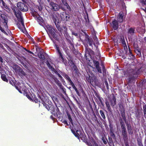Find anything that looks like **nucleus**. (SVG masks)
I'll list each match as a JSON object with an SVG mask.
<instances>
[{
    "mask_svg": "<svg viewBox=\"0 0 146 146\" xmlns=\"http://www.w3.org/2000/svg\"><path fill=\"white\" fill-rule=\"evenodd\" d=\"M141 1L143 4L146 5V0H141Z\"/></svg>",
    "mask_w": 146,
    "mask_h": 146,
    "instance_id": "33",
    "label": "nucleus"
},
{
    "mask_svg": "<svg viewBox=\"0 0 146 146\" xmlns=\"http://www.w3.org/2000/svg\"><path fill=\"white\" fill-rule=\"evenodd\" d=\"M54 80L55 83L59 86H62V84L57 79H54Z\"/></svg>",
    "mask_w": 146,
    "mask_h": 146,
    "instance_id": "26",
    "label": "nucleus"
},
{
    "mask_svg": "<svg viewBox=\"0 0 146 146\" xmlns=\"http://www.w3.org/2000/svg\"><path fill=\"white\" fill-rule=\"evenodd\" d=\"M128 131L129 134H132L133 133V132L132 131V129L130 128L129 129V127L128 128Z\"/></svg>",
    "mask_w": 146,
    "mask_h": 146,
    "instance_id": "30",
    "label": "nucleus"
},
{
    "mask_svg": "<svg viewBox=\"0 0 146 146\" xmlns=\"http://www.w3.org/2000/svg\"><path fill=\"white\" fill-rule=\"evenodd\" d=\"M89 76V78L91 79V76H90V75Z\"/></svg>",
    "mask_w": 146,
    "mask_h": 146,
    "instance_id": "48",
    "label": "nucleus"
},
{
    "mask_svg": "<svg viewBox=\"0 0 146 146\" xmlns=\"http://www.w3.org/2000/svg\"><path fill=\"white\" fill-rule=\"evenodd\" d=\"M66 78H67V79H68V81L69 82V78L70 79V77L68 76L67 75H66Z\"/></svg>",
    "mask_w": 146,
    "mask_h": 146,
    "instance_id": "42",
    "label": "nucleus"
},
{
    "mask_svg": "<svg viewBox=\"0 0 146 146\" xmlns=\"http://www.w3.org/2000/svg\"><path fill=\"white\" fill-rule=\"evenodd\" d=\"M87 144L89 146H98V145L93 139L92 140L91 143H88Z\"/></svg>",
    "mask_w": 146,
    "mask_h": 146,
    "instance_id": "16",
    "label": "nucleus"
},
{
    "mask_svg": "<svg viewBox=\"0 0 146 146\" xmlns=\"http://www.w3.org/2000/svg\"><path fill=\"white\" fill-rule=\"evenodd\" d=\"M144 39L146 41V37H145L144 38Z\"/></svg>",
    "mask_w": 146,
    "mask_h": 146,
    "instance_id": "47",
    "label": "nucleus"
},
{
    "mask_svg": "<svg viewBox=\"0 0 146 146\" xmlns=\"http://www.w3.org/2000/svg\"><path fill=\"white\" fill-rule=\"evenodd\" d=\"M17 6L19 10L23 11L26 12L28 10V7L26 5L21 2H18L17 3Z\"/></svg>",
    "mask_w": 146,
    "mask_h": 146,
    "instance_id": "1",
    "label": "nucleus"
},
{
    "mask_svg": "<svg viewBox=\"0 0 146 146\" xmlns=\"http://www.w3.org/2000/svg\"><path fill=\"white\" fill-rule=\"evenodd\" d=\"M77 94V95L78 96H79L80 95V94H79V92H78V90H75Z\"/></svg>",
    "mask_w": 146,
    "mask_h": 146,
    "instance_id": "38",
    "label": "nucleus"
},
{
    "mask_svg": "<svg viewBox=\"0 0 146 146\" xmlns=\"http://www.w3.org/2000/svg\"><path fill=\"white\" fill-rule=\"evenodd\" d=\"M46 30L47 32H49L52 35L54 36L55 34V30L52 28V26L47 25L46 26Z\"/></svg>",
    "mask_w": 146,
    "mask_h": 146,
    "instance_id": "2",
    "label": "nucleus"
},
{
    "mask_svg": "<svg viewBox=\"0 0 146 146\" xmlns=\"http://www.w3.org/2000/svg\"><path fill=\"white\" fill-rule=\"evenodd\" d=\"M93 62L94 65L96 66V68L98 72L100 73H102L101 68L99 66V62L98 61L96 60H94Z\"/></svg>",
    "mask_w": 146,
    "mask_h": 146,
    "instance_id": "7",
    "label": "nucleus"
},
{
    "mask_svg": "<svg viewBox=\"0 0 146 146\" xmlns=\"http://www.w3.org/2000/svg\"><path fill=\"white\" fill-rule=\"evenodd\" d=\"M143 112L144 116L145 118H146V105H145L143 107Z\"/></svg>",
    "mask_w": 146,
    "mask_h": 146,
    "instance_id": "22",
    "label": "nucleus"
},
{
    "mask_svg": "<svg viewBox=\"0 0 146 146\" xmlns=\"http://www.w3.org/2000/svg\"><path fill=\"white\" fill-rule=\"evenodd\" d=\"M0 61L1 62H3V59L1 57H0Z\"/></svg>",
    "mask_w": 146,
    "mask_h": 146,
    "instance_id": "43",
    "label": "nucleus"
},
{
    "mask_svg": "<svg viewBox=\"0 0 146 146\" xmlns=\"http://www.w3.org/2000/svg\"><path fill=\"white\" fill-rule=\"evenodd\" d=\"M15 14L17 17L19 21L22 22L23 20V18L21 16V13L20 11H17V12L14 11Z\"/></svg>",
    "mask_w": 146,
    "mask_h": 146,
    "instance_id": "3",
    "label": "nucleus"
},
{
    "mask_svg": "<svg viewBox=\"0 0 146 146\" xmlns=\"http://www.w3.org/2000/svg\"><path fill=\"white\" fill-rule=\"evenodd\" d=\"M135 30L134 29L130 28L128 29L127 32V34L128 36H130L133 35L134 33Z\"/></svg>",
    "mask_w": 146,
    "mask_h": 146,
    "instance_id": "15",
    "label": "nucleus"
},
{
    "mask_svg": "<svg viewBox=\"0 0 146 146\" xmlns=\"http://www.w3.org/2000/svg\"><path fill=\"white\" fill-rule=\"evenodd\" d=\"M88 43L89 44V45L90 46H92V42L90 39H88Z\"/></svg>",
    "mask_w": 146,
    "mask_h": 146,
    "instance_id": "31",
    "label": "nucleus"
},
{
    "mask_svg": "<svg viewBox=\"0 0 146 146\" xmlns=\"http://www.w3.org/2000/svg\"><path fill=\"white\" fill-rule=\"evenodd\" d=\"M56 74H57L58 75L59 77H60V78L62 77L61 75L59 74L58 73V72H57Z\"/></svg>",
    "mask_w": 146,
    "mask_h": 146,
    "instance_id": "40",
    "label": "nucleus"
},
{
    "mask_svg": "<svg viewBox=\"0 0 146 146\" xmlns=\"http://www.w3.org/2000/svg\"><path fill=\"white\" fill-rule=\"evenodd\" d=\"M100 112L102 117L104 119H105L106 118V117L103 111L101 110L100 111Z\"/></svg>",
    "mask_w": 146,
    "mask_h": 146,
    "instance_id": "24",
    "label": "nucleus"
},
{
    "mask_svg": "<svg viewBox=\"0 0 146 146\" xmlns=\"http://www.w3.org/2000/svg\"><path fill=\"white\" fill-rule=\"evenodd\" d=\"M72 34L73 35H74L76 36H78V33H72Z\"/></svg>",
    "mask_w": 146,
    "mask_h": 146,
    "instance_id": "36",
    "label": "nucleus"
},
{
    "mask_svg": "<svg viewBox=\"0 0 146 146\" xmlns=\"http://www.w3.org/2000/svg\"><path fill=\"white\" fill-rule=\"evenodd\" d=\"M1 78L4 81L6 82H7L8 80L6 77L5 75L4 74H2L1 75Z\"/></svg>",
    "mask_w": 146,
    "mask_h": 146,
    "instance_id": "21",
    "label": "nucleus"
},
{
    "mask_svg": "<svg viewBox=\"0 0 146 146\" xmlns=\"http://www.w3.org/2000/svg\"><path fill=\"white\" fill-rule=\"evenodd\" d=\"M112 27L114 30L117 29L118 27V24L117 21L115 20L112 22Z\"/></svg>",
    "mask_w": 146,
    "mask_h": 146,
    "instance_id": "11",
    "label": "nucleus"
},
{
    "mask_svg": "<svg viewBox=\"0 0 146 146\" xmlns=\"http://www.w3.org/2000/svg\"><path fill=\"white\" fill-rule=\"evenodd\" d=\"M56 49L57 50L58 52L60 58L61 59V60L62 61L64 62V58L63 57L60 51V50L59 49V47L57 45H56Z\"/></svg>",
    "mask_w": 146,
    "mask_h": 146,
    "instance_id": "12",
    "label": "nucleus"
},
{
    "mask_svg": "<svg viewBox=\"0 0 146 146\" xmlns=\"http://www.w3.org/2000/svg\"><path fill=\"white\" fill-rule=\"evenodd\" d=\"M122 134L123 136L125 137L126 136V130L124 125L122 124L121 125Z\"/></svg>",
    "mask_w": 146,
    "mask_h": 146,
    "instance_id": "8",
    "label": "nucleus"
},
{
    "mask_svg": "<svg viewBox=\"0 0 146 146\" xmlns=\"http://www.w3.org/2000/svg\"><path fill=\"white\" fill-rule=\"evenodd\" d=\"M69 82H70V84L72 85L73 88H74V89L75 90H77V89L76 88V87L75 86L74 84H73V82H72V81H71V80L69 78Z\"/></svg>",
    "mask_w": 146,
    "mask_h": 146,
    "instance_id": "19",
    "label": "nucleus"
},
{
    "mask_svg": "<svg viewBox=\"0 0 146 146\" xmlns=\"http://www.w3.org/2000/svg\"><path fill=\"white\" fill-rule=\"evenodd\" d=\"M19 22H20L21 23H18L17 24V25L18 28L23 33H24L26 31L23 21H22L23 23L21 21H19Z\"/></svg>",
    "mask_w": 146,
    "mask_h": 146,
    "instance_id": "4",
    "label": "nucleus"
},
{
    "mask_svg": "<svg viewBox=\"0 0 146 146\" xmlns=\"http://www.w3.org/2000/svg\"><path fill=\"white\" fill-rule=\"evenodd\" d=\"M123 45H124V46L126 45V44H125V42H123Z\"/></svg>",
    "mask_w": 146,
    "mask_h": 146,
    "instance_id": "45",
    "label": "nucleus"
},
{
    "mask_svg": "<svg viewBox=\"0 0 146 146\" xmlns=\"http://www.w3.org/2000/svg\"><path fill=\"white\" fill-rule=\"evenodd\" d=\"M23 1H24V0H21Z\"/></svg>",
    "mask_w": 146,
    "mask_h": 146,
    "instance_id": "50",
    "label": "nucleus"
},
{
    "mask_svg": "<svg viewBox=\"0 0 146 146\" xmlns=\"http://www.w3.org/2000/svg\"><path fill=\"white\" fill-rule=\"evenodd\" d=\"M135 52H136V53L137 54H141V52L138 49H137L135 50Z\"/></svg>",
    "mask_w": 146,
    "mask_h": 146,
    "instance_id": "32",
    "label": "nucleus"
},
{
    "mask_svg": "<svg viewBox=\"0 0 146 146\" xmlns=\"http://www.w3.org/2000/svg\"><path fill=\"white\" fill-rule=\"evenodd\" d=\"M39 58L41 59H44L45 58L44 56L42 54H40L39 55Z\"/></svg>",
    "mask_w": 146,
    "mask_h": 146,
    "instance_id": "29",
    "label": "nucleus"
},
{
    "mask_svg": "<svg viewBox=\"0 0 146 146\" xmlns=\"http://www.w3.org/2000/svg\"><path fill=\"white\" fill-rule=\"evenodd\" d=\"M52 19L54 22H56L58 19L56 16L55 14H53L52 15Z\"/></svg>",
    "mask_w": 146,
    "mask_h": 146,
    "instance_id": "25",
    "label": "nucleus"
},
{
    "mask_svg": "<svg viewBox=\"0 0 146 146\" xmlns=\"http://www.w3.org/2000/svg\"><path fill=\"white\" fill-rule=\"evenodd\" d=\"M132 74L133 75V77L131 76L129 78V79H128L129 82H132L134 79L137 78L138 77L137 73L136 72L135 70H134Z\"/></svg>",
    "mask_w": 146,
    "mask_h": 146,
    "instance_id": "6",
    "label": "nucleus"
},
{
    "mask_svg": "<svg viewBox=\"0 0 146 146\" xmlns=\"http://www.w3.org/2000/svg\"><path fill=\"white\" fill-rule=\"evenodd\" d=\"M1 17L2 19L4 21V23H6L7 25V17L4 14H1Z\"/></svg>",
    "mask_w": 146,
    "mask_h": 146,
    "instance_id": "14",
    "label": "nucleus"
},
{
    "mask_svg": "<svg viewBox=\"0 0 146 146\" xmlns=\"http://www.w3.org/2000/svg\"><path fill=\"white\" fill-rule=\"evenodd\" d=\"M50 4L52 7V10L55 11H57L59 9V7L57 4L53 2H50Z\"/></svg>",
    "mask_w": 146,
    "mask_h": 146,
    "instance_id": "5",
    "label": "nucleus"
},
{
    "mask_svg": "<svg viewBox=\"0 0 146 146\" xmlns=\"http://www.w3.org/2000/svg\"><path fill=\"white\" fill-rule=\"evenodd\" d=\"M16 88L18 90V91H19V92L21 93H22V91L21 90V89L20 88V89H19V88L17 86H16Z\"/></svg>",
    "mask_w": 146,
    "mask_h": 146,
    "instance_id": "34",
    "label": "nucleus"
},
{
    "mask_svg": "<svg viewBox=\"0 0 146 146\" xmlns=\"http://www.w3.org/2000/svg\"><path fill=\"white\" fill-rule=\"evenodd\" d=\"M104 143L106 144V141H104Z\"/></svg>",
    "mask_w": 146,
    "mask_h": 146,
    "instance_id": "49",
    "label": "nucleus"
},
{
    "mask_svg": "<svg viewBox=\"0 0 146 146\" xmlns=\"http://www.w3.org/2000/svg\"><path fill=\"white\" fill-rule=\"evenodd\" d=\"M63 123L65 124H66L67 125H68L67 121L65 120L63 121Z\"/></svg>",
    "mask_w": 146,
    "mask_h": 146,
    "instance_id": "35",
    "label": "nucleus"
},
{
    "mask_svg": "<svg viewBox=\"0 0 146 146\" xmlns=\"http://www.w3.org/2000/svg\"><path fill=\"white\" fill-rule=\"evenodd\" d=\"M46 64L47 66L49 67V68L51 69V70L55 72L56 70L54 68L52 67V66L50 65L49 62L48 61H47L46 62Z\"/></svg>",
    "mask_w": 146,
    "mask_h": 146,
    "instance_id": "17",
    "label": "nucleus"
},
{
    "mask_svg": "<svg viewBox=\"0 0 146 146\" xmlns=\"http://www.w3.org/2000/svg\"><path fill=\"white\" fill-rule=\"evenodd\" d=\"M65 16V19L66 20H68L70 17L69 15L68 14H66L65 13L63 12H62L60 15V16L63 19L64 18V15Z\"/></svg>",
    "mask_w": 146,
    "mask_h": 146,
    "instance_id": "13",
    "label": "nucleus"
},
{
    "mask_svg": "<svg viewBox=\"0 0 146 146\" xmlns=\"http://www.w3.org/2000/svg\"><path fill=\"white\" fill-rule=\"evenodd\" d=\"M111 104L112 106H114L115 105L116 102V100L115 97L113 96L112 98L110 100Z\"/></svg>",
    "mask_w": 146,
    "mask_h": 146,
    "instance_id": "9",
    "label": "nucleus"
},
{
    "mask_svg": "<svg viewBox=\"0 0 146 146\" xmlns=\"http://www.w3.org/2000/svg\"><path fill=\"white\" fill-rule=\"evenodd\" d=\"M63 4L68 9L69 11H71V8L70 7L69 5L66 2H65Z\"/></svg>",
    "mask_w": 146,
    "mask_h": 146,
    "instance_id": "20",
    "label": "nucleus"
},
{
    "mask_svg": "<svg viewBox=\"0 0 146 146\" xmlns=\"http://www.w3.org/2000/svg\"><path fill=\"white\" fill-rule=\"evenodd\" d=\"M106 107L108 108V110H111V108L110 107V105L109 104V103L108 102H106Z\"/></svg>",
    "mask_w": 146,
    "mask_h": 146,
    "instance_id": "28",
    "label": "nucleus"
},
{
    "mask_svg": "<svg viewBox=\"0 0 146 146\" xmlns=\"http://www.w3.org/2000/svg\"><path fill=\"white\" fill-rule=\"evenodd\" d=\"M72 132L75 135V136L78 139H79L80 135H79V133H78V132L79 131L78 130H77L76 131V133H75V132H74L72 131Z\"/></svg>",
    "mask_w": 146,
    "mask_h": 146,
    "instance_id": "23",
    "label": "nucleus"
},
{
    "mask_svg": "<svg viewBox=\"0 0 146 146\" xmlns=\"http://www.w3.org/2000/svg\"><path fill=\"white\" fill-rule=\"evenodd\" d=\"M63 4L66 2V0H61Z\"/></svg>",
    "mask_w": 146,
    "mask_h": 146,
    "instance_id": "41",
    "label": "nucleus"
},
{
    "mask_svg": "<svg viewBox=\"0 0 146 146\" xmlns=\"http://www.w3.org/2000/svg\"><path fill=\"white\" fill-rule=\"evenodd\" d=\"M123 13H119L117 17L118 21L119 22H122L123 21Z\"/></svg>",
    "mask_w": 146,
    "mask_h": 146,
    "instance_id": "10",
    "label": "nucleus"
},
{
    "mask_svg": "<svg viewBox=\"0 0 146 146\" xmlns=\"http://www.w3.org/2000/svg\"><path fill=\"white\" fill-rule=\"evenodd\" d=\"M121 115L123 118V119L124 120H125V113L124 112V110H123L121 112Z\"/></svg>",
    "mask_w": 146,
    "mask_h": 146,
    "instance_id": "27",
    "label": "nucleus"
},
{
    "mask_svg": "<svg viewBox=\"0 0 146 146\" xmlns=\"http://www.w3.org/2000/svg\"><path fill=\"white\" fill-rule=\"evenodd\" d=\"M32 14L33 16L34 17H36L38 19L40 18L39 16L38 15L37 13L36 12H34L33 11H32Z\"/></svg>",
    "mask_w": 146,
    "mask_h": 146,
    "instance_id": "18",
    "label": "nucleus"
},
{
    "mask_svg": "<svg viewBox=\"0 0 146 146\" xmlns=\"http://www.w3.org/2000/svg\"><path fill=\"white\" fill-rule=\"evenodd\" d=\"M77 94V95L78 96H79L80 95V94H79V92H78V90H75Z\"/></svg>",
    "mask_w": 146,
    "mask_h": 146,
    "instance_id": "39",
    "label": "nucleus"
},
{
    "mask_svg": "<svg viewBox=\"0 0 146 146\" xmlns=\"http://www.w3.org/2000/svg\"><path fill=\"white\" fill-rule=\"evenodd\" d=\"M85 56L87 57V53H86V54H85Z\"/></svg>",
    "mask_w": 146,
    "mask_h": 146,
    "instance_id": "46",
    "label": "nucleus"
},
{
    "mask_svg": "<svg viewBox=\"0 0 146 146\" xmlns=\"http://www.w3.org/2000/svg\"><path fill=\"white\" fill-rule=\"evenodd\" d=\"M68 118H69V120L70 121V122L71 123H72V119L71 118V117H70V116H68Z\"/></svg>",
    "mask_w": 146,
    "mask_h": 146,
    "instance_id": "37",
    "label": "nucleus"
},
{
    "mask_svg": "<svg viewBox=\"0 0 146 146\" xmlns=\"http://www.w3.org/2000/svg\"><path fill=\"white\" fill-rule=\"evenodd\" d=\"M28 52H29V53H31V54H33V53L31 52V51H27V50Z\"/></svg>",
    "mask_w": 146,
    "mask_h": 146,
    "instance_id": "44",
    "label": "nucleus"
},
{
    "mask_svg": "<svg viewBox=\"0 0 146 146\" xmlns=\"http://www.w3.org/2000/svg\"><path fill=\"white\" fill-rule=\"evenodd\" d=\"M0 68H1V66H0Z\"/></svg>",
    "mask_w": 146,
    "mask_h": 146,
    "instance_id": "51",
    "label": "nucleus"
}]
</instances>
